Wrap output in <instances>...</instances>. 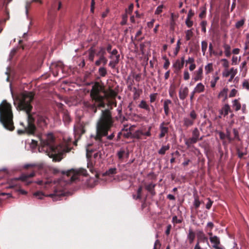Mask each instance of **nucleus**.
Segmentation results:
<instances>
[{"mask_svg":"<svg viewBox=\"0 0 249 249\" xmlns=\"http://www.w3.org/2000/svg\"><path fill=\"white\" fill-rule=\"evenodd\" d=\"M11 92L14 100V104L17 109L19 110H23L27 115V120L25 123H20V124L24 127L23 130H18V134L24 132L29 134H33L36 130L35 125V120H36L41 126L45 125L47 124L46 119L43 116L37 115L35 113L31 114L30 111L32 107L30 105L33 99V94L31 92L24 91L18 95L16 98L14 97L12 89Z\"/></svg>","mask_w":249,"mask_h":249,"instance_id":"nucleus-1","label":"nucleus"},{"mask_svg":"<svg viewBox=\"0 0 249 249\" xmlns=\"http://www.w3.org/2000/svg\"><path fill=\"white\" fill-rule=\"evenodd\" d=\"M38 139L40 145L39 152H44L53 161H59L62 153L65 151V148L56 144L54 137L52 133L40 136Z\"/></svg>","mask_w":249,"mask_h":249,"instance_id":"nucleus-2","label":"nucleus"},{"mask_svg":"<svg viewBox=\"0 0 249 249\" xmlns=\"http://www.w3.org/2000/svg\"><path fill=\"white\" fill-rule=\"evenodd\" d=\"M113 124V119L110 111L102 110V114L96 125V135L91 136L96 141L101 142L102 138L107 136Z\"/></svg>","mask_w":249,"mask_h":249,"instance_id":"nucleus-3","label":"nucleus"},{"mask_svg":"<svg viewBox=\"0 0 249 249\" xmlns=\"http://www.w3.org/2000/svg\"><path fill=\"white\" fill-rule=\"evenodd\" d=\"M11 105L3 100L0 104V122L7 130L12 131L14 126Z\"/></svg>","mask_w":249,"mask_h":249,"instance_id":"nucleus-4","label":"nucleus"},{"mask_svg":"<svg viewBox=\"0 0 249 249\" xmlns=\"http://www.w3.org/2000/svg\"><path fill=\"white\" fill-rule=\"evenodd\" d=\"M102 90L101 87L98 84H95L92 86L90 92V96L95 103L88 106L89 109L92 110L94 113L96 112V107H104L105 103L104 102L105 95L100 94Z\"/></svg>","mask_w":249,"mask_h":249,"instance_id":"nucleus-5","label":"nucleus"},{"mask_svg":"<svg viewBox=\"0 0 249 249\" xmlns=\"http://www.w3.org/2000/svg\"><path fill=\"white\" fill-rule=\"evenodd\" d=\"M91 144H88L86 148L88 160L87 167L92 173H94L95 169L93 167L94 161L92 159L97 160L102 158L104 152L101 147L99 146L98 149H96L91 148Z\"/></svg>","mask_w":249,"mask_h":249,"instance_id":"nucleus-6","label":"nucleus"},{"mask_svg":"<svg viewBox=\"0 0 249 249\" xmlns=\"http://www.w3.org/2000/svg\"><path fill=\"white\" fill-rule=\"evenodd\" d=\"M62 173L68 177H70L71 180L69 182L75 181L78 178V176L80 175L86 176L87 175V171L83 168H79L78 169H71L67 171H63L62 172Z\"/></svg>","mask_w":249,"mask_h":249,"instance_id":"nucleus-7","label":"nucleus"},{"mask_svg":"<svg viewBox=\"0 0 249 249\" xmlns=\"http://www.w3.org/2000/svg\"><path fill=\"white\" fill-rule=\"evenodd\" d=\"M35 175V172H32L29 174H23L19 178H15L13 179V181H16L20 179L24 182L26 185H29L32 181L28 180L29 178H32Z\"/></svg>","mask_w":249,"mask_h":249,"instance_id":"nucleus-8","label":"nucleus"},{"mask_svg":"<svg viewBox=\"0 0 249 249\" xmlns=\"http://www.w3.org/2000/svg\"><path fill=\"white\" fill-rule=\"evenodd\" d=\"M237 73V70L234 68H231L230 69H224L222 72V76L224 77L229 76H235Z\"/></svg>","mask_w":249,"mask_h":249,"instance_id":"nucleus-9","label":"nucleus"},{"mask_svg":"<svg viewBox=\"0 0 249 249\" xmlns=\"http://www.w3.org/2000/svg\"><path fill=\"white\" fill-rule=\"evenodd\" d=\"M84 132V126L82 124H77L74 127V133L75 137L77 136L78 138H79Z\"/></svg>","mask_w":249,"mask_h":249,"instance_id":"nucleus-10","label":"nucleus"},{"mask_svg":"<svg viewBox=\"0 0 249 249\" xmlns=\"http://www.w3.org/2000/svg\"><path fill=\"white\" fill-rule=\"evenodd\" d=\"M64 195V193L61 191L55 190L53 193L50 194L47 196L52 198L53 201H57L60 199V197Z\"/></svg>","mask_w":249,"mask_h":249,"instance_id":"nucleus-11","label":"nucleus"},{"mask_svg":"<svg viewBox=\"0 0 249 249\" xmlns=\"http://www.w3.org/2000/svg\"><path fill=\"white\" fill-rule=\"evenodd\" d=\"M210 235V240L212 244H213V248H214L215 247L220 246V242L219 238L216 236H213L212 232H209Z\"/></svg>","mask_w":249,"mask_h":249,"instance_id":"nucleus-12","label":"nucleus"},{"mask_svg":"<svg viewBox=\"0 0 249 249\" xmlns=\"http://www.w3.org/2000/svg\"><path fill=\"white\" fill-rule=\"evenodd\" d=\"M117 156L120 160H123L124 158H128L129 152L124 149H121L117 152Z\"/></svg>","mask_w":249,"mask_h":249,"instance_id":"nucleus-13","label":"nucleus"},{"mask_svg":"<svg viewBox=\"0 0 249 249\" xmlns=\"http://www.w3.org/2000/svg\"><path fill=\"white\" fill-rule=\"evenodd\" d=\"M188 91H189V90H188V88H187L186 87H181L180 89V90L179 91V98L182 100H184L188 94Z\"/></svg>","mask_w":249,"mask_h":249,"instance_id":"nucleus-14","label":"nucleus"},{"mask_svg":"<svg viewBox=\"0 0 249 249\" xmlns=\"http://www.w3.org/2000/svg\"><path fill=\"white\" fill-rule=\"evenodd\" d=\"M164 124L165 123L162 122L160 125V133L159 135V137L160 138L163 137L168 132V128L164 126Z\"/></svg>","mask_w":249,"mask_h":249,"instance_id":"nucleus-15","label":"nucleus"},{"mask_svg":"<svg viewBox=\"0 0 249 249\" xmlns=\"http://www.w3.org/2000/svg\"><path fill=\"white\" fill-rule=\"evenodd\" d=\"M120 55L114 56L113 59L111 60L108 64V66L112 69H114L119 61Z\"/></svg>","mask_w":249,"mask_h":249,"instance_id":"nucleus-16","label":"nucleus"},{"mask_svg":"<svg viewBox=\"0 0 249 249\" xmlns=\"http://www.w3.org/2000/svg\"><path fill=\"white\" fill-rule=\"evenodd\" d=\"M228 89L224 88L219 93L218 97L221 98L223 102H224L227 99Z\"/></svg>","mask_w":249,"mask_h":249,"instance_id":"nucleus-17","label":"nucleus"},{"mask_svg":"<svg viewBox=\"0 0 249 249\" xmlns=\"http://www.w3.org/2000/svg\"><path fill=\"white\" fill-rule=\"evenodd\" d=\"M99 59L96 60L95 62V64L96 66H99L101 64H103L104 65H105L107 62V59L105 56H98Z\"/></svg>","mask_w":249,"mask_h":249,"instance_id":"nucleus-18","label":"nucleus"},{"mask_svg":"<svg viewBox=\"0 0 249 249\" xmlns=\"http://www.w3.org/2000/svg\"><path fill=\"white\" fill-rule=\"evenodd\" d=\"M138 106L140 108L144 109L146 110V111H147L148 112H149L150 110L149 106L144 100H142L140 102Z\"/></svg>","mask_w":249,"mask_h":249,"instance_id":"nucleus-19","label":"nucleus"},{"mask_svg":"<svg viewBox=\"0 0 249 249\" xmlns=\"http://www.w3.org/2000/svg\"><path fill=\"white\" fill-rule=\"evenodd\" d=\"M202 74V67H200L199 68L198 71L195 73V75L194 77V79L195 81H198L201 79Z\"/></svg>","mask_w":249,"mask_h":249,"instance_id":"nucleus-20","label":"nucleus"},{"mask_svg":"<svg viewBox=\"0 0 249 249\" xmlns=\"http://www.w3.org/2000/svg\"><path fill=\"white\" fill-rule=\"evenodd\" d=\"M184 63V57L181 58V60L180 61L178 60L176 61V63L174 64V66L178 69H180L183 66Z\"/></svg>","mask_w":249,"mask_h":249,"instance_id":"nucleus-21","label":"nucleus"},{"mask_svg":"<svg viewBox=\"0 0 249 249\" xmlns=\"http://www.w3.org/2000/svg\"><path fill=\"white\" fill-rule=\"evenodd\" d=\"M38 1L40 3H41L42 1L40 0H32L31 1H27L25 5V14L26 15V18L27 19H29V17L28 16V9L29 8L30 5L32 2Z\"/></svg>","mask_w":249,"mask_h":249,"instance_id":"nucleus-22","label":"nucleus"},{"mask_svg":"<svg viewBox=\"0 0 249 249\" xmlns=\"http://www.w3.org/2000/svg\"><path fill=\"white\" fill-rule=\"evenodd\" d=\"M230 111V107L229 105L226 104L220 110L221 114H223L224 116L228 115L229 112Z\"/></svg>","mask_w":249,"mask_h":249,"instance_id":"nucleus-23","label":"nucleus"},{"mask_svg":"<svg viewBox=\"0 0 249 249\" xmlns=\"http://www.w3.org/2000/svg\"><path fill=\"white\" fill-rule=\"evenodd\" d=\"M232 107L235 111L240 109L241 106L237 99H235L232 102Z\"/></svg>","mask_w":249,"mask_h":249,"instance_id":"nucleus-24","label":"nucleus"},{"mask_svg":"<svg viewBox=\"0 0 249 249\" xmlns=\"http://www.w3.org/2000/svg\"><path fill=\"white\" fill-rule=\"evenodd\" d=\"M155 187V184L153 183H150L148 185H147L145 187L146 190L149 192L151 195H154L155 193L154 191V188Z\"/></svg>","mask_w":249,"mask_h":249,"instance_id":"nucleus-25","label":"nucleus"},{"mask_svg":"<svg viewBox=\"0 0 249 249\" xmlns=\"http://www.w3.org/2000/svg\"><path fill=\"white\" fill-rule=\"evenodd\" d=\"M213 203V201L211 200L210 198H207L204 199L203 201V203L205 204L206 208L207 209H210Z\"/></svg>","mask_w":249,"mask_h":249,"instance_id":"nucleus-26","label":"nucleus"},{"mask_svg":"<svg viewBox=\"0 0 249 249\" xmlns=\"http://www.w3.org/2000/svg\"><path fill=\"white\" fill-rule=\"evenodd\" d=\"M170 146L168 144L167 145L162 146L159 150L158 153L160 155H164L166 151L169 149Z\"/></svg>","mask_w":249,"mask_h":249,"instance_id":"nucleus-27","label":"nucleus"},{"mask_svg":"<svg viewBox=\"0 0 249 249\" xmlns=\"http://www.w3.org/2000/svg\"><path fill=\"white\" fill-rule=\"evenodd\" d=\"M224 52L226 56L229 57L230 56L231 53V47L228 44L224 45Z\"/></svg>","mask_w":249,"mask_h":249,"instance_id":"nucleus-28","label":"nucleus"},{"mask_svg":"<svg viewBox=\"0 0 249 249\" xmlns=\"http://www.w3.org/2000/svg\"><path fill=\"white\" fill-rule=\"evenodd\" d=\"M194 120L189 117H186L184 119V124L186 126H189L193 124Z\"/></svg>","mask_w":249,"mask_h":249,"instance_id":"nucleus-29","label":"nucleus"},{"mask_svg":"<svg viewBox=\"0 0 249 249\" xmlns=\"http://www.w3.org/2000/svg\"><path fill=\"white\" fill-rule=\"evenodd\" d=\"M142 136H143V131L142 130H138L133 133V136L134 138L140 139Z\"/></svg>","mask_w":249,"mask_h":249,"instance_id":"nucleus-30","label":"nucleus"},{"mask_svg":"<svg viewBox=\"0 0 249 249\" xmlns=\"http://www.w3.org/2000/svg\"><path fill=\"white\" fill-rule=\"evenodd\" d=\"M106 53V49L104 47H100L97 53H96V55L98 56H105V54Z\"/></svg>","mask_w":249,"mask_h":249,"instance_id":"nucleus-31","label":"nucleus"},{"mask_svg":"<svg viewBox=\"0 0 249 249\" xmlns=\"http://www.w3.org/2000/svg\"><path fill=\"white\" fill-rule=\"evenodd\" d=\"M116 168H111L107 170L105 173L104 174V175H108L110 176L111 175H113L116 173Z\"/></svg>","mask_w":249,"mask_h":249,"instance_id":"nucleus-32","label":"nucleus"},{"mask_svg":"<svg viewBox=\"0 0 249 249\" xmlns=\"http://www.w3.org/2000/svg\"><path fill=\"white\" fill-rule=\"evenodd\" d=\"M34 196L38 199H42L45 195L41 191H38L34 193Z\"/></svg>","mask_w":249,"mask_h":249,"instance_id":"nucleus-33","label":"nucleus"},{"mask_svg":"<svg viewBox=\"0 0 249 249\" xmlns=\"http://www.w3.org/2000/svg\"><path fill=\"white\" fill-rule=\"evenodd\" d=\"M194 90V92H196V93L201 92L202 91V84L201 83H198Z\"/></svg>","mask_w":249,"mask_h":249,"instance_id":"nucleus-34","label":"nucleus"},{"mask_svg":"<svg viewBox=\"0 0 249 249\" xmlns=\"http://www.w3.org/2000/svg\"><path fill=\"white\" fill-rule=\"evenodd\" d=\"M99 73L101 76H105L107 74V70L105 67H101L99 69Z\"/></svg>","mask_w":249,"mask_h":249,"instance_id":"nucleus-35","label":"nucleus"},{"mask_svg":"<svg viewBox=\"0 0 249 249\" xmlns=\"http://www.w3.org/2000/svg\"><path fill=\"white\" fill-rule=\"evenodd\" d=\"M221 61L222 62V65L223 67L225 68L224 69H228L229 66L228 61L226 59H222Z\"/></svg>","mask_w":249,"mask_h":249,"instance_id":"nucleus-36","label":"nucleus"},{"mask_svg":"<svg viewBox=\"0 0 249 249\" xmlns=\"http://www.w3.org/2000/svg\"><path fill=\"white\" fill-rule=\"evenodd\" d=\"M171 101L169 99H166L164 101L163 108L164 109H169V105L171 104Z\"/></svg>","mask_w":249,"mask_h":249,"instance_id":"nucleus-37","label":"nucleus"},{"mask_svg":"<svg viewBox=\"0 0 249 249\" xmlns=\"http://www.w3.org/2000/svg\"><path fill=\"white\" fill-rule=\"evenodd\" d=\"M205 69L207 73L212 71L213 70V64L212 63L208 64L205 66Z\"/></svg>","mask_w":249,"mask_h":249,"instance_id":"nucleus-38","label":"nucleus"},{"mask_svg":"<svg viewBox=\"0 0 249 249\" xmlns=\"http://www.w3.org/2000/svg\"><path fill=\"white\" fill-rule=\"evenodd\" d=\"M193 33L191 30H188L186 32L185 38L187 40H189L190 39L191 36H192Z\"/></svg>","mask_w":249,"mask_h":249,"instance_id":"nucleus-39","label":"nucleus"},{"mask_svg":"<svg viewBox=\"0 0 249 249\" xmlns=\"http://www.w3.org/2000/svg\"><path fill=\"white\" fill-rule=\"evenodd\" d=\"M163 58L164 60H165V62L163 65V68L166 70L168 68L170 65V62L166 56L163 57Z\"/></svg>","mask_w":249,"mask_h":249,"instance_id":"nucleus-40","label":"nucleus"},{"mask_svg":"<svg viewBox=\"0 0 249 249\" xmlns=\"http://www.w3.org/2000/svg\"><path fill=\"white\" fill-rule=\"evenodd\" d=\"M163 8V5H160L159 6H158V7L157 8V9L155 12V14L156 15H159L160 13H161L162 11Z\"/></svg>","mask_w":249,"mask_h":249,"instance_id":"nucleus-41","label":"nucleus"},{"mask_svg":"<svg viewBox=\"0 0 249 249\" xmlns=\"http://www.w3.org/2000/svg\"><path fill=\"white\" fill-rule=\"evenodd\" d=\"M240 60V58L237 56H233L232 57V64L236 65Z\"/></svg>","mask_w":249,"mask_h":249,"instance_id":"nucleus-42","label":"nucleus"},{"mask_svg":"<svg viewBox=\"0 0 249 249\" xmlns=\"http://www.w3.org/2000/svg\"><path fill=\"white\" fill-rule=\"evenodd\" d=\"M157 93H152L150 95L149 97L150 101L151 103H153L156 100L157 98Z\"/></svg>","mask_w":249,"mask_h":249,"instance_id":"nucleus-43","label":"nucleus"},{"mask_svg":"<svg viewBox=\"0 0 249 249\" xmlns=\"http://www.w3.org/2000/svg\"><path fill=\"white\" fill-rule=\"evenodd\" d=\"M36 182L39 185H43L44 188L45 189H47L48 188L47 185L50 184L48 181H46L44 183L42 180H40L37 181Z\"/></svg>","mask_w":249,"mask_h":249,"instance_id":"nucleus-44","label":"nucleus"},{"mask_svg":"<svg viewBox=\"0 0 249 249\" xmlns=\"http://www.w3.org/2000/svg\"><path fill=\"white\" fill-rule=\"evenodd\" d=\"M213 224L212 222L207 223L206 229L207 231H211L213 228Z\"/></svg>","mask_w":249,"mask_h":249,"instance_id":"nucleus-45","label":"nucleus"},{"mask_svg":"<svg viewBox=\"0 0 249 249\" xmlns=\"http://www.w3.org/2000/svg\"><path fill=\"white\" fill-rule=\"evenodd\" d=\"M219 79L218 76L214 77V79L212 80L211 82V86L212 88L215 87L217 81Z\"/></svg>","mask_w":249,"mask_h":249,"instance_id":"nucleus-46","label":"nucleus"},{"mask_svg":"<svg viewBox=\"0 0 249 249\" xmlns=\"http://www.w3.org/2000/svg\"><path fill=\"white\" fill-rule=\"evenodd\" d=\"M142 191V187L140 186L139 187L137 190V196L136 199H140L141 198V193Z\"/></svg>","mask_w":249,"mask_h":249,"instance_id":"nucleus-47","label":"nucleus"},{"mask_svg":"<svg viewBox=\"0 0 249 249\" xmlns=\"http://www.w3.org/2000/svg\"><path fill=\"white\" fill-rule=\"evenodd\" d=\"M237 153L238 157L240 158H242L244 155H247V152L246 151L245 152H242L239 149L237 150Z\"/></svg>","mask_w":249,"mask_h":249,"instance_id":"nucleus-48","label":"nucleus"},{"mask_svg":"<svg viewBox=\"0 0 249 249\" xmlns=\"http://www.w3.org/2000/svg\"><path fill=\"white\" fill-rule=\"evenodd\" d=\"M186 25L188 27H191L193 25V21L189 18H187L185 20Z\"/></svg>","mask_w":249,"mask_h":249,"instance_id":"nucleus-49","label":"nucleus"},{"mask_svg":"<svg viewBox=\"0 0 249 249\" xmlns=\"http://www.w3.org/2000/svg\"><path fill=\"white\" fill-rule=\"evenodd\" d=\"M244 24V20H239V21H238V22H236V23L235 24V27L237 28H239L240 27L242 26Z\"/></svg>","mask_w":249,"mask_h":249,"instance_id":"nucleus-50","label":"nucleus"},{"mask_svg":"<svg viewBox=\"0 0 249 249\" xmlns=\"http://www.w3.org/2000/svg\"><path fill=\"white\" fill-rule=\"evenodd\" d=\"M94 57V52L92 50H90L89 52V59L93 61Z\"/></svg>","mask_w":249,"mask_h":249,"instance_id":"nucleus-51","label":"nucleus"},{"mask_svg":"<svg viewBox=\"0 0 249 249\" xmlns=\"http://www.w3.org/2000/svg\"><path fill=\"white\" fill-rule=\"evenodd\" d=\"M188 238H189L190 242H193V241L194 240V238H195V235H194V233L190 231V232L188 235Z\"/></svg>","mask_w":249,"mask_h":249,"instance_id":"nucleus-52","label":"nucleus"},{"mask_svg":"<svg viewBox=\"0 0 249 249\" xmlns=\"http://www.w3.org/2000/svg\"><path fill=\"white\" fill-rule=\"evenodd\" d=\"M237 91L235 89H232L229 94L230 97H232L236 95Z\"/></svg>","mask_w":249,"mask_h":249,"instance_id":"nucleus-53","label":"nucleus"},{"mask_svg":"<svg viewBox=\"0 0 249 249\" xmlns=\"http://www.w3.org/2000/svg\"><path fill=\"white\" fill-rule=\"evenodd\" d=\"M189 118L194 121L196 118V114L194 111H192L190 112Z\"/></svg>","mask_w":249,"mask_h":249,"instance_id":"nucleus-54","label":"nucleus"},{"mask_svg":"<svg viewBox=\"0 0 249 249\" xmlns=\"http://www.w3.org/2000/svg\"><path fill=\"white\" fill-rule=\"evenodd\" d=\"M185 143L187 146L189 148L191 146V145L193 144L192 142L189 139L185 140Z\"/></svg>","mask_w":249,"mask_h":249,"instance_id":"nucleus-55","label":"nucleus"},{"mask_svg":"<svg viewBox=\"0 0 249 249\" xmlns=\"http://www.w3.org/2000/svg\"><path fill=\"white\" fill-rule=\"evenodd\" d=\"M185 143L187 146L189 148L191 146V145L193 144L192 142L189 139L185 140Z\"/></svg>","mask_w":249,"mask_h":249,"instance_id":"nucleus-56","label":"nucleus"},{"mask_svg":"<svg viewBox=\"0 0 249 249\" xmlns=\"http://www.w3.org/2000/svg\"><path fill=\"white\" fill-rule=\"evenodd\" d=\"M193 137H195L197 139L198 138L199 132L197 129L196 128L193 131Z\"/></svg>","mask_w":249,"mask_h":249,"instance_id":"nucleus-57","label":"nucleus"},{"mask_svg":"<svg viewBox=\"0 0 249 249\" xmlns=\"http://www.w3.org/2000/svg\"><path fill=\"white\" fill-rule=\"evenodd\" d=\"M243 86L246 89L249 90V82L247 81H245L243 83Z\"/></svg>","mask_w":249,"mask_h":249,"instance_id":"nucleus-58","label":"nucleus"},{"mask_svg":"<svg viewBox=\"0 0 249 249\" xmlns=\"http://www.w3.org/2000/svg\"><path fill=\"white\" fill-rule=\"evenodd\" d=\"M172 221L174 223H179L181 220L178 219L177 216H174L172 218Z\"/></svg>","mask_w":249,"mask_h":249,"instance_id":"nucleus-59","label":"nucleus"},{"mask_svg":"<svg viewBox=\"0 0 249 249\" xmlns=\"http://www.w3.org/2000/svg\"><path fill=\"white\" fill-rule=\"evenodd\" d=\"M183 77L185 80H188L189 79L190 75H189V72L187 71H184Z\"/></svg>","mask_w":249,"mask_h":249,"instance_id":"nucleus-60","label":"nucleus"},{"mask_svg":"<svg viewBox=\"0 0 249 249\" xmlns=\"http://www.w3.org/2000/svg\"><path fill=\"white\" fill-rule=\"evenodd\" d=\"M112 55L117 56V55H120L118 53V51L116 49H113L109 53Z\"/></svg>","mask_w":249,"mask_h":249,"instance_id":"nucleus-61","label":"nucleus"},{"mask_svg":"<svg viewBox=\"0 0 249 249\" xmlns=\"http://www.w3.org/2000/svg\"><path fill=\"white\" fill-rule=\"evenodd\" d=\"M38 142L34 140H32V142L31 143V146L34 148L37 145Z\"/></svg>","mask_w":249,"mask_h":249,"instance_id":"nucleus-62","label":"nucleus"},{"mask_svg":"<svg viewBox=\"0 0 249 249\" xmlns=\"http://www.w3.org/2000/svg\"><path fill=\"white\" fill-rule=\"evenodd\" d=\"M127 21V16L124 15L123 16V20L121 22L122 25L125 24Z\"/></svg>","mask_w":249,"mask_h":249,"instance_id":"nucleus-63","label":"nucleus"},{"mask_svg":"<svg viewBox=\"0 0 249 249\" xmlns=\"http://www.w3.org/2000/svg\"><path fill=\"white\" fill-rule=\"evenodd\" d=\"M63 140L66 143H67L71 141V138L68 135H65L63 138Z\"/></svg>","mask_w":249,"mask_h":249,"instance_id":"nucleus-64","label":"nucleus"}]
</instances>
